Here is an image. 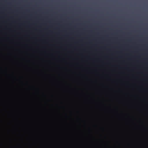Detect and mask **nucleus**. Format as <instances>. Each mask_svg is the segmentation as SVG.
<instances>
[{"label": "nucleus", "instance_id": "7ed1b4c3", "mask_svg": "<svg viewBox=\"0 0 148 148\" xmlns=\"http://www.w3.org/2000/svg\"><path fill=\"white\" fill-rule=\"evenodd\" d=\"M12 75L16 78H20L22 76V71L21 70L19 69L17 71L15 75L13 74Z\"/></svg>", "mask_w": 148, "mask_h": 148}, {"label": "nucleus", "instance_id": "f03ea898", "mask_svg": "<svg viewBox=\"0 0 148 148\" xmlns=\"http://www.w3.org/2000/svg\"><path fill=\"white\" fill-rule=\"evenodd\" d=\"M29 25H28V27ZM29 35H28V36ZM29 40H28V41ZM29 50V46H28V50ZM29 56V53H28V56ZM29 57H28V84L29 83H87V82H31L29 75Z\"/></svg>", "mask_w": 148, "mask_h": 148}, {"label": "nucleus", "instance_id": "f257e3e1", "mask_svg": "<svg viewBox=\"0 0 148 148\" xmlns=\"http://www.w3.org/2000/svg\"><path fill=\"white\" fill-rule=\"evenodd\" d=\"M23 84L26 87V142H28V84Z\"/></svg>", "mask_w": 148, "mask_h": 148}]
</instances>
